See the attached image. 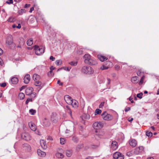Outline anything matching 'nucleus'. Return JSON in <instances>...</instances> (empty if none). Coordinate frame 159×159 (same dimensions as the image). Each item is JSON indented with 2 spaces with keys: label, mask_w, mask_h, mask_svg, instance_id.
<instances>
[{
  "label": "nucleus",
  "mask_w": 159,
  "mask_h": 159,
  "mask_svg": "<svg viewBox=\"0 0 159 159\" xmlns=\"http://www.w3.org/2000/svg\"><path fill=\"white\" fill-rule=\"evenodd\" d=\"M82 73L88 75H91L93 73L94 70L93 69L89 66H84L81 70Z\"/></svg>",
  "instance_id": "nucleus-1"
},
{
  "label": "nucleus",
  "mask_w": 159,
  "mask_h": 159,
  "mask_svg": "<svg viewBox=\"0 0 159 159\" xmlns=\"http://www.w3.org/2000/svg\"><path fill=\"white\" fill-rule=\"evenodd\" d=\"M33 48L35 50V54L37 55H41L44 52L45 48L42 46L39 47L35 45L33 47Z\"/></svg>",
  "instance_id": "nucleus-2"
},
{
  "label": "nucleus",
  "mask_w": 159,
  "mask_h": 159,
  "mask_svg": "<svg viewBox=\"0 0 159 159\" xmlns=\"http://www.w3.org/2000/svg\"><path fill=\"white\" fill-rule=\"evenodd\" d=\"M103 119L105 120L109 121L112 119L113 117L110 114H108L106 111H104L101 115Z\"/></svg>",
  "instance_id": "nucleus-3"
},
{
  "label": "nucleus",
  "mask_w": 159,
  "mask_h": 159,
  "mask_svg": "<svg viewBox=\"0 0 159 159\" xmlns=\"http://www.w3.org/2000/svg\"><path fill=\"white\" fill-rule=\"evenodd\" d=\"M6 43L8 45H13L14 47L16 46L15 44L13 43V39L12 36L11 35L7 36Z\"/></svg>",
  "instance_id": "nucleus-4"
},
{
  "label": "nucleus",
  "mask_w": 159,
  "mask_h": 159,
  "mask_svg": "<svg viewBox=\"0 0 159 159\" xmlns=\"http://www.w3.org/2000/svg\"><path fill=\"white\" fill-rule=\"evenodd\" d=\"M103 127V124L101 122H96L93 124V128L96 129L102 128Z\"/></svg>",
  "instance_id": "nucleus-5"
},
{
  "label": "nucleus",
  "mask_w": 159,
  "mask_h": 159,
  "mask_svg": "<svg viewBox=\"0 0 159 159\" xmlns=\"http://www.w3.org/2000/svg\"><path fill=\"white\" fill-rule=\"evenodd\" d=\"M34 84L35 86L38 87L37 88V90L38 92L39 91L43 86L41 82L39 80L34 81Z\"/></svg>",
  "instance_id": "nucleus-6"
},
{
  "label": "nucleus",
  "mask_w": 159,
  "mask_h": 159,
  "mask_svg": "<svg viewBox=\"0 0 159 159\" xmlns=\"http://www.w3.org/2000/svg\"><path fill=\"white\" fill-rule=\"evenodd\" d=\"M22 139L26 141H29L31 139V137L30 134L27 132L22 133L21 135Z\"/></svg>",
  "instance_id": "nucleus-7"
},
{
  "label": "nucleus",
  "mask_w": 159,
  "mask_h": 159,
  "mask_svg": "<svg viewBox=\"0 0 159 159\" xmlns=\"http://www.w3.org/2000/svg\"><path fill=\"white\" fill-rule=\"evenodd\" d=\"M64 100L69 105L72 104L73 99L69 95H66L64 97Z\"/></svg>",
  "instance_id": "nucleus-8"
},
{
  "label": "nucleus",
  "mask_w": 159,
  "mask_h": 159,
  "mask_svg": "<svg viewBox=\"0 0 159 159\" xmlns=\"http://www.w3.org/2000/svg\"><path fill=\"white\" fill-rule=\"evenodd\" d=\"M114 159H123L124 157L122 154L119 152H116L113 155Z\"/></svg>",
  "instance_id": "nucleus-9"
},
{
  "label": "nucleus",
  "mask_w": 159,
  "mask_h": 159,
  "mask_svg": "<svg viewBox=\"0 0 159 159\" xmlns=\"http://www.w3.org/2000/svg\"><path fill=\"white\" fill-rule=\"evenodd\" d=\"M144 149L143 146H140L136 148L134 150V153L136 154H139V153L142 152Z\"/></svg>",
  "instance_id": "nucleus-10"
},
{
  "label": "nucleus",
  "mask_w": 159,
  "mask_h": 159,
  "mask_svg": "<svg viewBox=\"0 0 159 159\" xmlns=\"http://www.w3.org/2000/svg\"><path fill=\"white\" fill-rule=\"evenodd\" d=\"M91 57L90 55L89 54H85L84 57V62L85 63L87 64L88 63L89 61L91 58Z\"/></svg>",
  "instance_id": "nucleus-11"
},
{
  "label": "nucleus",
  "mask_w": 159,
  "mask_h": 159,
  "mask_svg": "<svg viewBox=\"0 0 159 159\" xmlns=\"http://www.w3.org/2000/svg\"><path fill=\"white\" fill-rule=\"evenodd\" d=\"M118 148L117 143L115 141H113L111 143V148L113 150H115Z\"/></svg>",
  "instance_id": "nucleus-12"
},
{
  "label": "nucleus",
  "mask_w": 159,
  "mask_h": 159,
  "mask_svg": "<svg viewBox=\"0 0 159 159\" xmlns=\"http://www.w3.org/2000/svg\"><path fill=\"white\" fill-rule=\"evenodd\" d=\"M30 75L29 74H27L25 76L24 78V83L25 84H28L30 82Z\"/></svg>",
  "instance_id": "nucleus-13"
},
{
  "label": "nucleus",
  "mask_w": 159,
  "mask_h": 159,
  "mask_svg": "<svg viewBox=\"0 0 159 159\" xmlns=\"http://www.w3.org/2000/svg\"><path fill=\"white\" fill-rule=\"evenodd\" d=\"M130 145L133 147H135L137 144V142L135 139H131L129 142Z\"/></svg>",
  "instance_id": "nucleus-14"
},
{
  "label": "nucleus",
  "mask_w": 159,
  "mask_h": 159,
  "mask_svg": "<svg viewBox=\"0 0 159 159\" xmlns=\"http://www.w3.org/2000/svg\"><path fill=\"white\" fill-rule=\"evenodd\" d=\"M33 91V89L32 87H29L25 90V93L26 95H29L31 94Z\"/></svg>",
  "instance_id": "nucleus-15"
},
{
  "label": "nucleus",
  "mask_w": 159,
  "mask_h": 159,
  "mask_svg": "<svg viewBox=\"0 0 159 159\" xmlns=\"http://www.w3.org/2000/svg\"><path fill=\"white\" fill-rule=\"evenodd\" d=\"M98 59L101 61H103L107 59V57L100 54L98 55Z\"/></svg>",
  "instance_id": "nucleus-16"
},
{
  "label": "nucleus",
  "mask_w": 159,
  "mask_h": 159,
  "mask_svg": "<svg viewBox=\"0 0 159 159\" xmlns=\"http://www.w3.org/2000/svg\"><path fill=\"white\" fill-rule=\"evenodd\" d=\"M97 64V61L91 58L89 61L88 63L87 64L90 65H94Z\"/></svg>",
  "instance_id": "nucleus-17"
},
{
  "label": "nucleus",
  "mask_w": 159,
  "mask_h": 159,
  "mask_svg": "<svg viewBox=\"0 0 159 159\" xmlns=\"http://www.w3.org/2000/svg\"><path fill=\"white\" fill-rule=\"evenodd\" d=\"M29 126L30 129L33 131H35L36 129L35 125L32 122L29 123Z\"/></svg>",
  "instance_id": "nucleus-18"
},
{
  "label": "nucleus",
  "mask_w": 159,
  "mask_h": 159,
  "mask_svg": "<svg viewBox=\"0 0 159 159\" xmlns=\"http://www.w3.org/2000/svg\"><path fill=\"white\" fill-rule=\"evenodd\" d=\"M40 143L43 149H46L47 148L46 143L43 140H41L40 141Z\"/></svg>",
  "instance_id": "nucleus-19"
},
{
  "label": "nucleus",
  "mask_w": 159,
  "mask_h": 159,
  "mask_svg": "<svg viewBox=\"0 0 159 159\" xmlns=\"http://www.w3.org/2000/svg\"><path fill=\"white\" fill-rule=\"evenodd\" d=\"M37 153L39 156L42 157H44L46 155V154L45 152H43L40 150H38L37 151Z\"/></svg>",
  "instance_id": "nucleus-20"
},
{
  "label": "nucleus",
  "mask_w": 159,
  "mask_h": 159,
  "mask_svg": "<svg viewBox=\"0 0 159 159\" xmlns=\"http://www.w3.org/2000/svg\"><path fill=\"white\" fill-rule=\"evenodd\" d=\"M11 82L12 84H16L18 82V79L16 77H13L11 79Z\"/></svg>",
  "instance_id": "nucleus-21"
},
{
  "label": "nucleus",
  "mask_w": 159,
  "mask_h": 159,
  "mask_svg": "<svg viewBox=\"0 0 159 159\" xmlns=\"http://www.w3.org/2000/svg\"><path fill=\"white\" fill-rule=\"evenodd\" d=\"M33 78L34 81L39 80L41 79V77L40 75L37 74H34L33 75Z\"/></svg>",
  "instance_id": "nucleus-22"
},
{
  "label": "nucleus",
  "mask_w": 159,
  "mask_h": 159,
  "mask_svg": "<svg viewBox=\"0 0 159 159\" xmlns=\"http://www.w3.org/2000/svg\"><path fill=\"white\" fill-rule=\"evenodd\" d=\"M73 151L71 149L67 150L66 152V155L68 157H70L72 154Z\"/></svg>",
  "instance_id": "nucleus-23"
},
{
  "label": "nucleus",
  "mask_w": 159,
  "mask_h": 159,
  "mask_svg": "<svg viewBox=\"0 0 159 159\" xmlns=\"http://www.w3.org/2000/svg\"><path fill=\"white\" fill-rule=\"evenodd\" d=\"M43 123L44 126L47 127L49 126L50 125V123L46 118H45L43 120Z\"/></svg>",
  "instance_id": "nucleus-24"
},
{
  "label": "nucleus",
  "mask_w": 159,
  "mask_h": 159,
  "mask_svg": "<svg viewBox=\"0 0 159 159\" xmlns=\"http://www.w3.org/2000/svg\"><path fill=\"white\" fill-rule=\"evenodd\" d=\"M138 78L137 76H134L131 79V82L134 84H136L138 83Z\"/></svg>",
  "instance_id": "nucleus-25"
},
{
  "label": "nucleus",
  "mask_w": 159,
  "mask_h": 159,
  "mask_svg": "<svg viewBox=\"0 0 159 159\" xmlns=\"http://www.w3.org/2000/svg\"><path fill=\"white\" fill-rule=\"evenodd\" d=\"M51 120L54 123H56L57 122L58 119L56 116H54L53 115L51 116Z\"/></svg>",
  "instance_id": "nucleus-26"
},
{
  "label": "nucleus",
  "mask_w": 159,
  "mask_h": 159,
  "mask_svg": "<svg viewBox=\"0 0 159 159\" xmlns=\"http://www.w3.org/2000/svg\"><path fill=\"white\" fill-rule=\"evenodd\" d=\"M83 147V144H79L76 147L75 150L76 152H78Z\"/></svg>",
  "instance_id": "nucleus-27"
},
{
  "label": "nucleus",
  "mask_w": 159,
  "mask_h": 159,
  "mask_svg": "<svg viewBox=\"0 0 159 159\" xmlns=\"http://www.w3.org/2000/svg\"><path fill=\"white\" fill-rule=\"evenodd\" d=\"M56 157L58 158H62L64 157V155L62 153L57 152L56 154Z\"/></svg>",
  "instance_id": "nucleus-28"
},
{
  "label": "nucleus",
  "mask_w": 159,
  "mask_h": 159,
  "mask_svg": "<svg viewBox=\"0 0 159 159\" xmlns=\"http://www.w3.org/2000/svg\"><path fill=\"white\" fill-rule=\"evenodd\" d=\"M33 41L32 38H30L27 41V45L29 46H31L33 44Z\"/></svg>",
  "instance_id": "nucleus-29"
},
{
  "label": "nucleus",
  "mask_w": 159,
  "mask_h": 159,
  "mask_svg": "<svg viewBox=\"0 0 159 159\" xmlns=\"http://www.w3.org/2000/svg\"><path fill=\"white\" fill-rule=\"evenodd\" d=\"M25 97V94L22 93H20L18 95V97L21 100L23 99Z\"/></svg>",
  "instance_id": "nucleus-30"
},
{
  "label": "nucleus",
  "mask_w": 159,
  "mask_h": 159,
  "mask_svg": "<svg viewBox=\"0 0 159 159\" xmlns=\"http://www.w3.org/2000/svg\"><path fill=\"white\" fill-rule=\"evenodd\" d=\"M78 105V102L75 100H73L72 104H70V105L72 106L73 107H75L77 106Z\"/></svg>",
  "instance_id": "nucleus-31"
},
{
  "label": "nucleus",
  "mask_w": 159,
  "mask_h": 159,
  "mask_svg": "<svg viewBox=\"0 0 159 159\" xmlns=\"http://www.w3.org/2000/svg\"><path fill=\"white\" fill-rule=\"evenodd\" d=\"M102 112V111L98 109H96L95 110V115H96L98 114H100Z\"/></svg>",
  "instance_id": "nucleus-32"
},
{
  "label": "nucleus",
  "mask_w": 159,
  "mask_h": 159,
  "mask_svg": "<svg viewBox=\"0 0 159 159\" xmlns=\"http://www.w3.org/2000/svg\"><path fill=\"white\" fill-rule=\"evenodd\" d=\"M62 63V61L61 60H57L55 61L56 64L57 66L61 65Z\"/></svg>",
  "instance_id": "nucleus-33"
},
{
  "label": "nucleus",
  "mask_w": 159,
  "mask_h": 159,
  "mask_svg": "<svg viewBox=\"0 0 159 159\" xmlns=\"http://www.w3.org/2000/svg\"><path fill=\"white\" fill-rule=\"evenodd\" d=\"M36 111L33 109H31L29 110V113L32 115H34L36 113Z\"/></svg>",
  "instance_id": "nucleus-34"
},
{
  "label": "nucleus",
  "mask_w": 159,
  "mask_h": 159,
  "mask_svg": "<svg viewBox=\"0 0 159 159\" xmlns=\"http://www.w3.org/2000/svg\"><path fill=\"white\" fill-rule=\"evenodd\" d=\"M108 68V66L103 65L102 66L100 67V69L102 70H105L107 69Z\"/></svg>",
  "instance_id": "nucleus-35"
},
{
  "label": "nucleus",
  "mask_w": 159,
  "mask_h": 159,
  "mask_svg": "<svg viewBox=\"0 0 159 159\" xmlns=\"http://www.w3.org/2000/svg\"><path fill=\"white\" fill-rule=\"evenodd\" d=\"M146 135L148 137H151L152 135V133L151 132L148 131L146 132Z\"/></svg>",
  "instance_id": "nucleus-36"
},
{
  "label": "nucleus",
  "mask_w": 159,
  "mask_h": 159,
  "mask_svg": "<svg viewBox=\"0 0 159 159\" xmlns=\"http://www.w3.org/2000/svg\"><path fill=\"white\" fill-rule=\"evenodd\" d=\"M25 10L24 9H21L18 11V14L20 15H21L23 13L25 12Z\"/></svg>",
  "instance_id": "nucleus-37"
},
{
  "label": "nucleus",
  "mask_w": 159,
  "mask_h": 159,
  "mask_svg": "<svg viewBox=\"0 0 159 159\" xmlns=\"http://www.w3.org/2000/svg\"><path fill=\"white\" fill-rule=\"evenodd\" d=\"M145 78V77L144 76H143L140 79V81L139 82V85L142 84L143 82V80Z\"/></svg>",
  "instance_id": "nucleus-38"
},
{
  "label": "nucleus",
  "mask_w": 159,
  "mask_h": 159,
  "mask_svg": "<svg viewBox=\"0 0 159 159\" xmlns=\"http://www.w3.org/2000/svg\"><path fill=\"white\" fill-rule=\"evenodd\" d=\"M99 146V144H98L97 145H91V148L93 149H96Z\"/></svg>",
  "instance_id": "nucleus-39"
},
{
  "label": "nucleus",
  "mask_w": 159,
  "mask_h": 159,
  "mask_svg": "<svg viewBox=\"0 0 159 159\" xmlns=\"http://www.w3.org/2000/svg\"><path fill=\"white\" fill-rule=\"evenodd\" d=\"M65 140L64 138H60V143L61 144H64L65 143Z\"/></svg>",
  "instance_id": "nucleus-40"
},
{
  "label": "nucleus",
  "mask_w": 159,
  "mask_h": 159,
  "mask_svg": "<svg viewBox=\"0 0 159 159\" xmlns=\"http://www.w3.org/2000/svg\"><path fill=\"white\" fill-rule=\"evenodd\" d=\"M21 41H22V42L20 44V45H19L17 46L18 48H21V45H23L24 44V41L23 39H21Z\"/></svg>",
  "instance_id": "nucleus-41"
},
{
  "label": "nucleus",
  "mask_w": 159,
  "mask_h": 159,
  "mask_svg": "<svg viewBox=\"0 0 159 159\" xmlns=\"http://www.w3.org/2000/svg\"><path fill=\"white\" fill-rule=\"evenodd\" d=\"M77 62H75L74 61H71L69 62V64L72 66H76L77 64Z\"/></svg>",
  "instance_id": "nucleus-42"
},
{
  "label": "nucleus",
  "mask_w": 159,
  "mask_h": 159,
  "mask_svg": "<svg viewBox=\"0 0 159 159\" xmlns=\"http://www.w3.org/2000/svg\"><path fill=\"white\" fill-rule=\"evenodd\" d=\"M30 102H32V99L31 98H28L25 102L26 104L27 105Z\"/></svg>",
  "instance_id": "nucleus-43"
},
{
  "label": "nucleus",
  "mask_w": 159,
  "mask_h": 159,
  "mask_svg": "<svg viewBox=\"0 0 159 159\" xmlns=\"http://www.w3.org/2000/svg\"><path fill=\"white\" fill-rule=\"evenodd\" d=\"M72 140L75 142H77L78 140V139L75 137H74L72 138Z\"/></svg>",
  "instance_id": "nucleus-44"
},
{
  "label": "nucleus",
  "mask_w": 159,
  "mask_h": 159,
  "mask_svg": "<svg viewBox=\"0 0 159 159\" xmlns=\"http://www.w3.org/2000/svg\"><path fill=\"white\" fill-rule=\"evenodd\" d=\"M143 93H138L137 94V97L140 99H141L142 98V96L143 95Z\"/></svg>",
  "instance_id": "nucleus-45"
},
{
  "label": "nucleus",
  "mask_w": 159,
  "mask_h": 159,
  "mask_svg": "<svg viewBox=\"0 0 159 159\" xmlns=\"http://www.w3.org/2000/svg\"><path fill=\"white\" fill-rule=\"evenodd\" d=\"M14 19L13 18H12V17H10L8 20H7V21H8V22H13V21H14Z\"/></svg>",
  "instance_id": "nucleus-46"
},
{
  "label": "nucleus",
  "mask_w": 159,
  "mask_h": 159,
  "mask_svg": "<svg viewBox=\"0 0 159 159\" xmlns=\"http://www.w3.org/2000/svg\"><path fill=\"white\" fill-rule=\"evenodd\" d=\"M104 102H102L99 105V108H102V107L104 106Z\"/></svg>",
  "instance_id": "nucleus-47"
},
{
  "label": "nucleus",
  "mask_w": 159,
  "mask_h": 159,
  "mask_svg": "<svg viewBox=\"0 0 159 159\" xmlns=\"http://www.w3.org/2000/svg\"><path fill=\"white\" fill-rule=\"evenodd\" d=\"M13 1L12 0H8L7 1H6V3L8 4H12Z\"/></svg>",
  "instance_id": "nucleus-48"
},
{
  "label": "nucleus",
  "mask_w": 159,
  "mask_h": 159,
  "mask_svg": "<svg viewBox=\"0 0 159 159\" xmlns=\"http://www.w3.org/2000/svg\"><path fill=\"white\" fill-rule=\"evenodd\" d=\"M6 85V84L5 83H3L0 84V86L2 87H5Z\"/></svg>",
  "instance_id": "nucleus-49"
},
{
  "label": "nucleus",
  "mask_w": 159,
  "mask_h": 159,
  "mask_svg": "<svg viewBox=\"0 0 159 159\" xmlns=\"http://www.w3.org/2000/svg\"><path fill=\"white\" fill-rule=\"evenodd\" d=\"M142 73V71L141 70H139L137 72V74L138 76H140L141 75V74Z\"/></svg>",
  "instance_id": "nucleus-50"
},
{
  "label": "nucleus",
  "mask_w": 159,
  "mask_h": 159,
  "mask_svg": "<svg viewBox=\"0 0 159 159\" xmlns=\"http://www.w3.org/2000/svg\"><path fill=\"white\" fill-rule=\"evenodd\" d=\"M73 130V127L72 126V128L71 129H66V133H70L71 131H72Z\"/></svg>",
  "instance_id": "nucleus-51"
},
{
  "label": "nucleus",
  "mask_w": 159,
  "mask_h": 159,
  "mask_svg": "<svg viewBox=\"0 0 159 159\" xmlns=\"http://www.w3.org/2000/svg\"><path fill=\"white\" fill-rule=\"evenodd\" d=\"M115 68L117 70H119L120 69V67L118 65H116L115 66Z\"/></svg>",
  "instance_id": "nucleus-52"
},
{
  "label": "nucleus",
  "mask_w": 159,
  "mask_h": 159,
  "mask_svg": "<svg viewBox=\"0 0 159 159\" xmlns=\"http://www.w3.org/2000/svg\"><path fill=\"white\" fill-rule=\"evenodd\" d=\"M126 155L129 157L131 156L132 155V153L130 152H128L127 153Z\"/></svg>",
  "instance_id": "nucleus-53"
},
{
  "label": "nucleus",
  "mask_w": 159,
  "mask_h": 159,
  "mask_svg": "<svg viewBox=\"0 0 159 159\" xmlns=\"http://www.w3.org/2000/svg\"><path fill=\"white\" fill-rule=\"evenodd\" d=\"M130 110V108L129 107H126L125 109V112H127Z\"/></svg>",
  "instance_id": "nucleus-54"
},
{
  "label": "nucleus",
  "mask_w": 159,
  "mask_h": 159,
  "mask_svg": "<svg viewBox=\"0 0 159 159\" xmlns=\"http://www.w3.org/2000/svg\"><path fill=\"white\" fill-rule=\"evenodd\" d=\"M55 58L54 57H53L52 56H50V60H52V61H54L55 60Z\"/></svg>",
  "instance_id": "nucleus-55"
},
{
  "label": "nucleus",
  "mask_w": 159,
  "mask_h": 159,
  "mask_svg": "<svg viewBox=\"0 0 159 159\" xmlns=\"http://www.w3.org/2000/svg\"><path fill=\"white\" fill-rule=\"evenodd\" d=\"M3 64V61L2 60V59L1 58H0V65L1 66H2Z\"/></svg>",
  "instance_id": "nucleus-56"
},
{
  "label": "nucleus",
  "mask_w": 159,
  "mask_h": 159,
  "mask_svg": "<svg viewBox=\"0 0 159 159\" xmlns=\"http://www.w3.org/2000/svg\"><path fill=\"white\" fill-rule=\"evenodd\" d=\"M57 83L59 84L60 85H62L63 83H61L60 80H58L57 82Z\"/></svg>",
  "instance_id": "nucleus-57"
},
{
  "label": "nucleus",
  "mask_w": 159,
  "mask_h": 159,
  "mask_svg": "<svg viewBox=\"0 0 159 159\" xmlns=\"http://www.w3.org/2000/svg\"><path fill=\"white\" fill-rule=\"evenodd\" d=\"M47 139L48 140H52V137L50 136H48L47 138Z\"/></svg>",
  "instance_id": "nucleus-58"
},
{
  "label": "nucleus",
  "mask_w": 159,
  "mask_h": 159,
  "mask_svg": "<svg viewBox=\"0 0 159 159\" xmlns=\"http://www.w3.org/2000/svg\"><path fill=\"white\" fill-rule=\"evenodd\" d=\"M34 7H32L30 8V10L29 11V12L30 13L32 12V11H34Z\"/></svg>",
  "instance_id": "nucleus-59"
},
{
  "label": "nucleus",
  "mask_w": 159,
  "mask_h": 159,
  "mask_svg": "<svg viewBox=\"0 0 159 159\" xmlns=\"http://www.w3.org/2000/svg\"><path fill=\"white\" fill-rule=\"evenodd\" d=\"M25 86H22L20 89V91H21L22 90L25 89Z\"/></svg>",
  "instance_id": "nucleus-60"
},
{
  "label": "nucleus",
  "mask_w": 159,
  "mask_h": 159,
  "mask_svg": "<svg viewBox=\"0 0 159 159\" xmlns=\"http://www.w3.org/2000/svg\"><path fill=\"white\" fill-rule=\"evenodd\" d=\"M21 27V25L20 24H18V26H16V28L18 29H20Z\"/></svg>",
  "instance_id": "nucleus-61"
},
{
  "label": "nucleus",
  "mask_w": 159,
  "mask_h": 159,
  "mask_svg": "<svg viewBox=\"0 0 159 159\" xmlns=\"http://www.w3.org/2000/svg\"><path fill=\"white\" fill-rule=\"evenodd\" d=\"M67 112L69 114L70 116H72V112L70 110L68 111Z\"/></svg>",
  "instance_id": "nucleus-62"
},
{
  "label": "nucleus",
  "mask_w": 159,
  "mask_h": 159,
  "mask_svg": "<svg viewBox=\"0 0 159 159\" xmlns=\"http://www.w3.org/2000/svg\"><path fill=\"white\" fill-rule=\"evenodd\" d=\"M30 4H26L25 6V8H26L28 7H30Z\"/></svg>",
  "instance_id": "nucleus-63"
},
{
  "label": "nucleus",
  "mask_w": 159,
  "mask_h": 159,
  "mask_svg": "<svg viewBox=\"0 0 159 159\" xmlns=\"http://www.w3.org/2000/svg\"><path fill=\"white\" fill-rule=\"evenodd\" d=\"M85 159H93V157H87Z\"/></svg>",
  "instance_id": "nucleus-64"
}]
</instances>
